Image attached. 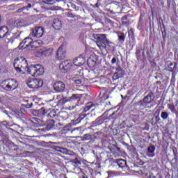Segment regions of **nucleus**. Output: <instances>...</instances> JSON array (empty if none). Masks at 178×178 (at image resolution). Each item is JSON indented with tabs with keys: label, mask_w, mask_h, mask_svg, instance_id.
<instances>
[{
	"label": "nucleus",
	"mask_w": 178,
	"mask_h": 178,
	"mask_svg": "<svg viewBox=\"0 0 178 178\" xmlns=\"http://www.w3.org/2000/svg\"><path fill=\"white\" fill-rule=\"evenodd\" d=\"M92 38L96 40L95 42L101 51H104L106 48L109 49L113 45V42L109 41L105 34L95 33L92 35Z\"/></svg>",
	"instance_id": "f257e3e1"
},
{
	"label": "nucleus",
	"mask_w": 178,
	"mask_h": 178,
	"mask_svg": "<svg viewBox=\"0 0 178 178\" xmlns=\"http://www.w3.org/2000/svg\"><path fill=\"white\" fill-rule=\"evenodd\" d=\"M0 86L5 91L12 92V91H15L19 87V83L16 79H8L1 81Z\"/></svg>",
	"instance_id": "f03ea898"
},
{
	"label": "nucleus",
	"mask_w": 178,
	"mask_h": 178,
	"mask_svg": "<svg viewBox=\"0 0 178 178\" xmlns=\"http://www.w3.org/2000/svg\"><path fill=\"white\" fill-rule=\"evenodd\" d=\"M26 72L33 77H38L44 74V67L40 64L31 65L26 68Z\"/></svg>",
	"instance_id": "7ed1b4c3"
},
{
	"label": "nucleus",
	"mask_w": 178,
	"mask_h": 178,
	"mask_svg": "<svg viewBox=\"0 0 178 178\" xmlns=\"http://www.w3.org/2000/svg\"><path fill=\"white\" fill-rule=\"evenodd\" d=\"M14 67L17 72H26L29 67L27 60L24 57H19L15 60Z\"/></svg>",
	"instance_id": "20e7f679"
},
{
	"label": "nucleus",
	"mask_w": 178,
	"mask_h": 178,
	"mask_svg": "<svg viewBox=\"0 0 178 178\" xmlns=\"http://www.w3.org/2000/svg\"><path fill=\"white\" fill-rule=\"evenodd\" d=\"M152 101H154V93L152 92H149L143 99H140L136 103L135 106H139V108H147V106L149 105Z\"/></svg>",
	"instance_id": "39448f33"
},
{
	"label": "nucleus",
	"mask_w": 178,
	"mask_h": 178,
	"mask_svg": "<svg viewBox=\"0 0 178 178\" xmlns=\"http://www.w3.org/2000/svg\"><path fill=\"white\" fill-rule=\"evenodd\" d=\"M44 123H47L46 129L48 131L56 130V129H60V127L63 126V124H61L60 122L58 120H51V119H49V120L47 119V122Z\"/></svg>",
	"instance_id": "423d86ee"
},
{
	"label": "nucleus",
	"mask_w": 178,
	"mask_h": 178,
	"mask_svg": "<svg viewBox=\"0 0 178 178\" xmlns=\"http://www.w3.org/2000/svg\"><path fill=\"white\" fill-rule=\"evenodd\" d=\"M68 101L69 102H74L75 106H80L84 104L82 94H72V95L68 98Z\"/></svg>",
	"instance_id": "0eeeda50"
},
{
	"label": "nucleus",
	"mask_w": 178,
	"mask_h": 178,
	"mask_svg": "<svg viewBox=\"0 0 178 178\" xmlns=\"http://www.w3.org/2000/svg\"><path fill=\"white\" fill-rule=\"evenodd\" d=\"M34 112L38 118L42 119L43 123L47 122V120H48V115H47L48 114V112H49V110L45 107H42L38 111H34Z\"/></svg>",
	"instance_id": "6e6552de"
},
{
	"label": "nucleus",
	"mask_w": 178,
	"mask_h": 178,
	"mask_svg": "<svg viewBox=\"0 0 178 178\" xmlns=\"http://www.w3.org/2000/svg\"><path fill=\"white\" fill-rule=\"evenodd\" d=\"M27 84L29 88H40L42 87L44 81L40 79H33L29 80Z\"/></svg>",
	"instance_id": "1a4fd4ad"
},
{
	"label": "nucleus",
	"mask_w": 178,
	"mask_h": 178,
	"mask_svg": "<svg viewBox=\"0 0 178 178\" xmlns=\"http://www.w3.org/2000/svg\"><path fill=\"white\" fill-rule=\"evenodd\" d=\"M42 35H44V28H42V26H36L32 30L29 37H33V38H41Z\"/></svg>",
	"instance_id": "9d476101"
},
{
	"label": "nucleus",
	"mask_w": 178,
	"mask_h": 178,
	"mask_svg": "<svg viewBox=\"0 0 178 178\" xmlns=\"http://www.w3.org/2000/svg\"><path fill=\"white\" fill-rule=\"evenodd\" d=\"M73 63L70 60H64L60 64V70L63 73H66V72H69L70 70V67H72Z\"/></svg>",
	"instance_id": "9b49d317"
},
{
	"label": "nucleus",
	"mask_w": 178,
	"mask_h": 178,
	"mask_svg": "<svg viewBox=\"0 0 178 178\" xmlns=\"http://www.w3.org/2000/svg\"><path fill=\"white\" fill-rule=\"evenodd\" d=\"M33 36H29L24 39L21 43H19V49H23L24 48H29L31 44H33Z\"/></svg>",
	"instance_id": "f8f14e48"
},
{
	"label": "nucleus",
	"mask_w": 178,
	"mask_h": 178,
	"mask_svg": "<svg viewBox=\"0 0 178 178\" xmlns=\"http://www.w3.org/2000/svg\"><path fill=\"white\" fill-rule=\"evenodd\" d=\"M90 119H92V116L90 115V114H84V113H81L79 115V117L74 120L75 124H77V123H80L81 120H85L86 123H88L90 122Z\"/></svg>",
	"instance_id": "ddd939ff"
},
{
	"label": "nucleus",
	"mask_w": 178,
	"mask_h": 178,
	"mask_svg": "<svg viewBox=\"0 0 178 178\" xmlns=\"http://www.w3.org/2000/svg\"><path fill=\"white\" fill-rule=\"evenodd\" d=\"M54 88L57 92H63L65 88H66V86L62 81H57L54 84Z\"/></svg>",
	"instance_id": "4468645a"
},
{
	"label": "nucleus",
	"mask_w": 178,
	"mask_h": 178,
	"mask_svg": "<svg viewBox=\"0 0 178 178\" xmlns=\"http://www.w3.org/2000/svg\"><path fill=\"white\" fill-rule=\"evenodd\" d=\"M123 76H124V71L121 67H118L115 70V72L113 76V80H118V79H120Z\"/></svg>",
	"instance_id": "2eb2a0df"
},
{
	"label": "nucleus",
	"mask_w": 178,
	"mask_h": 178,
	"mask_svg": "<svg viewBox=\"0 0 178 178\" xmlns=\"http://www.w3.org/2000/svg\"><path fill=\"white\" fill-rule=\"evenodd\" d=\"M9 35V29H8V26H0V39L1 38H8V36Z\"/></svg>",
	"instance_id": "dca6fc26"
},
{
	"label": "nucleus",
	"mask_w": 178,
	"mask_h": 178,
	"mask_svg": "<svg viewBox=\"0 0 178 178\" xmlns=\"http://www.w3.org/2000/svg\"><path fill=\"white\" fill-rule=\"evenodd\" d=\"M20 34H22V31H17L13 33L10 38H9L8 37L7 38V40H8V42H10L11 44H13V42L15 41V40L20 38Z\"/></svg>",
	"instance_id": "f3484780"
},
{
	"label": "nucleus",
	"mask_w": 178,
	"mask_h": 178,
	"mask_svg": "<svg viewBox=\"0 0 178 178\" xmlns=\"http://www.w3.org/2000/svg\"><path fill=\"white\" fill-rule=\"evenodd\" d=\"M56 56L59 60H62L66 58V53L63 51V48H62V47H60L57 50Z\"/></svg>",
	"instance_id": "a211bd4d"
},
{
	"label": "nucleus",
	"mask_w": 178,
	"mask_h": 178,
	"mask_svg": "<svg viewBox=\"0 0 178 178\" xmlns=\"http://www.w3.org/2000/svg\"><path fill=\"white\" fill-rule=\"evenodd\" d=\"M149 158H154L155 156V146L150 145L147 147V152L146 154Z\"/></svg>",
	"instance_id": "6ab92c4d"
},
{
	"label": "nucleus",
	"mask_w": 178,
	"mask_h": 178,
	"mask_svg": "<svg viewBox=\"0 0 178 178\" xmlns=\"http://www.w3.org/2000/svg\"><path fill=\"white\" fill-rule=\"evenodd\" d=\"M168 72H172V73H176V72H177V70H178L177 63H176V62L170 63L168 65Z\"/></svg>",
	"instance_id": "aec40b11"
},
{
	"label": "nucleus",
	"mask_w": 178,
	"mask_h": 178,
	"mask_svg": "<svg viewBox=\"0 0 178 178\" xmlns=\"http://www.w3.org/2000/svg\"><path fill=\"white\" fill-rule=\"evenodd\" d=\"M52 26L55 30H60V27H62V22L59 20V18H56L53 21Z\"/></svg>",
	"instance_id": "412c9836"
},
{
	"label": "nucleus",
	"mask_w": 178,
	"mask_h": 178,
	"mask_svg": "<svg viewBox=\"0 0 178 178\" xmlns=\"http://www.w3.org/2000/svg\"><path fill=\"white\" fill-rule=\"evenodd\" d=\"M54 49L52 47L44 48L42 50L41 54L44 56H49V55H52V52Z\"/></svg>",
	"instance_id": "4be33fe9"
},
{
	"label": "nucleus",
	"mask_w": 178,
	"mask_h": 178,
	"mask_svg": "<svg viewBox=\"0 0 178 178\" xmlns=\"http://www.w3.org/2000/svg\"><path fill=\"white\" fill-rule=\"evenodd\" d=\"M90 109H92V111L93 109H95V104H94L91 102L86 104L85 107L83 108V112H88V111H90Z\"/></svg>",
	"instance_id": "5701e85b"
},
{
	"label": "nucleus",
	"mask_w": 178,
	"mask_h": 178,
	"mask_svg": "<svg viewBox=\"0 0 178 178\" xmlns=\"http://www.w3.org/2000/svg\"><path fill=\"white\" fill-rule=\"evenodd\" d=\"M115 163V165L119 166V168H121L126 167V165L127 164V163L126 162V160H124V159L116 160Z\"/></svg>",
	"instance_id": "b1692460"
},
{
	"label": "nucleus",
	"mask_w": 178,
	"mask_h": 178,
	"mask_svg": "<svg viewBox=\"0 0 178 178\" xmlns=\"http://www.w3.org/2000/svg\"><path fill=\"white\" fill-rule=\"evenodd\" d=\"M109 149L112 154H118V152H120V148L115 145H111Z\"/></svg>",
	"instance_id": "393cba45"
},
{
	"label": "nucleus",
	"mask_w": 178,
	"mask_h": 178,
	"mask_svg": "<svg viewBox=\"0 0 178 178\" xmlns=\"http://www.w3.org/2000/svg\"><path fill=\"white\" fill-rule=\"evenodd\" d=\"M47 116L48 120H49V118H58V115L56 114V111L55 110H51L50 111L49 110V112H47Z\"/></svg>",
	"instance_id": "a878e982"
},
{
	"label": "nucleus",
	"mask_w": 178,
	"mask_h": 178,
	"mask_svg": "<svg viewBox=\"0 0 178 178\" xmlns=\"http://www.w3.org/2000/svg\"><path fill=\"white\" fill-rule=\"evenodd\" d=\"M158 120H161L159 116H154L150 120L152 126H155L158 123Z\"/></svg>",
	"instance_id": "bb28decb"
},
{
	"label": "nucleus",
	"mask_w": 178,
	"mask_h": 178,
	"mask_svg": "<svg viewBox=\"0 0 178 178\" xmlns=\"http://www.w3.org/2000/svg\"><path fill=\"white\" fill-rule=\"evenodd\" d=\"M97 125L99 126L101 124H104V115H102L101 117H99L95 120Z\"/></svg>",
	"instance_id": "cd10ccee"
},
{
	"label": "nucleus",
	"mask_w": 178,
	"mask_h": 178,
	"mask_svg": "<svg viewBox=\"0 0 178 178\" xmlns=\"http://www.w3.org/2000/svg\"><path fill=\"white\" fill-rule=\"evenodd\" d=\"M124 40H126V35L123 33H118V41L124 42Z\"/></svg>",
	"instance_id": "c85d7f7f"
},
{
	"label": "nucleus",
	"mask_w": 178,
	"mask_h": 178,
	"mask_svg": "<svg viewBox=\"0 0 178 178\" xmlns=\"http://www.w3.org/2000/svg\"><path fill=\"white\" fill-rule=\"evenodd\" d=\"M95 65H97V63L94 60L91 58L88 60V65L89 67H95Z\"/></svg>",
	"instance_id": "c756f323"
},
{
	"label": "nucleus",
	"mask_w": 178,
	"mask_h": 178,
	"mask_svg": "<svg viewBox=\"0 0 178 178\" xmlns=\"http://www.w3.org/2000/svg\"><path fill=\"white\" fill-rule=\"evenodd\" d=\"M119 63V55L114 56L111 60V65H118Z\"/></svg>",
	"instance_id": "7c9ffc66"
},
{
	"label": "nucleus",
	"mask_w": 178,
	"mask_h": 178,
	"mask_svg": "<svg viewBox=\"0 0 178 178\" xmlns=\"http://www.w3.org/2000/svg\"><path fill=\"white\" fill-rule=\"evenodd\" d=\"M161 118L163 119V120H166L169 118V113L165 111H162L161 114Z\"/></svg>",
	"instance_id": "2f4dec72"
},
{
	"label": "nucleus",
	"mask_w": 178,
	"mask_h": 178,
	"mask_svg": "<svg viewBox=\"0 0 178 178\" xmlns=\"http://www.w3.org/2000/svg\"><path fill=\"white\" fill-rule=\"evenodd\" d=\"M66 102H69V99L67 98H63L58 100V105H65Z\"/></svg>",
	"instance_id": "473e14b6"
},
{
	"label": "nucleus",
	"mask_w": 178,
	"mask_h": 178,
	"mask_svg": "<svg viewBox=\"0 0 178 178\" xmlns=\"http://www.w3.org/2000/svg\"><path fill=\"white\" fill-rule=\"evenodd\" d=\"M31 8H34V4L29 3L26 7H23L22 9V10H26V9L29 10V9H31Z\"/></svg>",
	"instance_id": "72a5a7b5"
},
{
	"label": "nucleus",
	"mask_w": 178,
	"mask_h": 178,
	"mask_svg": "<svg viewBox=\"0 0 178 178\" xmlns=\"http://www.w3.org/2000/svg\"><path fill=\"white\" fill-rule=\"evenodd\" d=\"M92 137L90 134H85L83 137V141H88V140H91Z\"/></svg>",
	"instance_id": "f704fd0d"
},
{
	"label": "nucleus",
	"mask_w": 178,
	"mask_h": 178,
	"mask_svg": "<svg viewBox=\"0 0 178 178\" xmlns=\"http://www.w3.org/2000/svg\"><path fill=\"white\" fill-rule=\"evenodd\" d=\"M33 123H35L36 124H42V120L34 118H33Z\"/></svg>",
	"instance_id": "c9c22d12"
},
{
	"label": "nucleus",
	"mask_w": 178,
	"mask_h": 178,
	"mask_svg": "<svg viewBox=\"0 0 178 178\" xmlns=\"http://www.w3.org/2000/svg\"><path fill=\"white\" fill-rule=\"evenodd\" d=\"M72 163H74V166H79V165H81V161L77 159L72 160Z\"/></svg>",
	"instance_id": "e433bc0d"
},
{
	"label": "nucleus",
	"mask_w": 178,
	"mask_h": 178,
	"mask_svg": "<svg viewBox=\"0 0 178 178\" xmlns=\"http://www.w3.org/2000/svg\"><path fill=\"white\" fill-rule=\"evenodd\" d=\"M128 35L129 37H131V38H133V37H134V29H131L128 31Z\"/></svg>",
	"instance_id": "4c0bfd02"
},
{
	"label": "nucleus",
	"mask_w": 178,
	"mask_h": 178,
	"mask_svg": "<svg viewBox=\"0 0 178 178\" xmlns=\"http://www.w3.org/2000/svg\"><path fill=\"white\" fill-rule=\"evenodd\" d=\"M79 59L80 58L74 59L73 65H74V66H81V63H79Z\"/></svg>",
	"instance_id": "58836bf2"
},
{
	"label": "nucleus",
	"mask_w": 178,
	"mask_h": 178,
	"mask_svg": "<svg viewBox=\"0 0 178 178\" xmlns=\"http://www.w3.org/2000/svg\"><path fill=\"white\" fill-rule=\"evenodd\" d=\"M168 109H170L172 113H176V108L174 105H170Z\"/></svg>",
	"instance_id": "ea45409f"
},
{
	"label": "nucleus",
	"mask_w": 178,
	"mask_h": 178,
	"mask_svg": "<svg viewBox=\"0 0 178 178\" xmlns=\"http://www.w3.org/2000/svg\"><path fill=\"white\" fill-rule=\"evenodd\" d=\"M176 81V72H172L171 76V83H175Z\"/></svg>",
	"instance_id": "a19ab883"
},
{
	"label": "nucleus",
	"mask_w": 178,
	"mask_h": 178,
	"mask_svg": "<svg viewBox=\"0 0 178 178\" xmlns=\"http://www.w3.org/2000/svg\"><path fill=\"white\" fill-rule=\"evenodd\" d=\"M122 25L125 26V27H129V26H130V22L128 21H122Z\"/></svg>",
	"instance_id": "79ce46f5"
},
{
	"label": "nucleus",
	"mask_w": 178,
	"mask_h": 178,
	"mask_svg": "<svg viewBox=\"0 0 178 178\" xmlns=\"http://www.w3.org/2000/svg\"><path fill=\"white\" fill-rule=\"evenodd\" d=\"M66 16L67 17H76V15H74L73 13H72L71 12H68L67 14H66Z\"/></svg>",
	"instance_id": "37998d69"
},
{
	"label": "nucleus",
	"mask_w": 178,
	"mask_h": 178,
	"mask_svg": "<svg viewBox=\"0 0 178 178\" xmlns=\"http://www.w3.org/2000/svg\"><path fill=\"white\" fill-rule=\"evenodd\" d=\"M172 161H175V163H172V166H175L176 163H177V161H178V156H175L174 157V159L172 160Z\"/></svg>",
	"instance_id": "c03bdc74"
},
{
	"label": "nucleus",
	"mask_w": 178,
	"mask_h": 178,
	"mask_svg": "<svg viewBox=\"0 0 178 178\" xmlns=\"http://www.w3.org/2000/svg\"><path fill=\"white\" fill-rule=\"evenodd\" d=\"M31 106H33V103H27L26 104H25V108H31Z\"/></svg>",
	"instance_id": "a18cd8bd"
},
{
	"label": "nucleus",
	"mask_w": 178,
	"mask_h": 178,
	"mask_svg": "<svg viewBox=\"0 0 178 178\" xmlns=\"http://www.w3.org/2000/svg\"><path fill=\"white\" fill-rule=\"evenodd\" d=\"M70 5L71 8H72V9H75V10H77V9H76V4H74L73 3H70Z\"/></svg>",
	"instance_id": "49530a36"
},
{
	"label": "nucleus",
	"mask_w": 178,
	"mask_h": 178,
	"mask_svg": "<svg viewBox=\"0 0 178 178\" xmlns=\"http://www.w3.org/2000/svg\"><path fill=\"white\" fill-rule=\"evenodd\" d=\"M75 83H76V86H80V84H81V79H76Z\"/></svg>",
	"instance_id": "de8ad7c7"
},
{
	"label": "nucleus",
	"mask_w": 178,
	"mask_h": 178,
	"mask_svg": "<svg viewBox=\"0 0 178 178\" xmlns=\"http://www.w3.org/2000/svg\"><path fill=\"white\" fill-rule=\"evenodd\" d=\"M46 1L44 2V3H47V5L51 3V2H54V0H45Z\"/></svg>",
	"instance_id": "09e8293b"
},
{
	"label": "nucleus",
	"mask_w": 178,
	"mask_h": 178,
	"mask_svg": "<svg viewBox=\"0 0 178 178\" xmlns=\"http://www.w3.org/2000/svg\"><path fill=\"white\" fill-rule=\"evenodd\" d=\"M126 20H127V16H124L122 17V22H126Z\"/></svg>",
	"instance_id": "8fccbe9b"
},
{
	"label": "nucleus",
	"mask_w": 178,
	"mask_h": 178,
	"mask_svg": "<svg viewBox=\"0 0 178 178\" xmlns=\"http://www.w3.org/2000/svg\"><path fill=\"white\" fill-rule=\"evenodd\" d=\"M99 5H101V3L97 1V3L95 5L94 8H99Z\"/></svg>",
	"instance_id": "3c124183"
},
{
	"label": "nucleus",
	"mask_w": 178,
	"mask_h": 178,
	"mask_svg": "<svg viewBox=\"0 0 178 178\" xmlns=\"http://www.w3.org/2000/svg\"><path fill=\"white\" fill-rule=\"evenodd\" d=\"M106 23H110V24H112V20H111L108 18H106Z\"/></svg>",
	"instance_id": "603ef678"
},
{
	"label": "nucleus",
	"mask_w": 178,
	"mask_h": 178,
	"mask_svg": "<svg viewBox=\"0 0 178 178\" xmlns=\"http://www.w3.org/2000/svg\"><path fill=\"white\" fill-rule=\"evenodd\" d=\"M107 12H109L111 15H115V12H113V10H108Z\"/></svg>",
	"instance_id": "864d4df0"
},
{
	"label": "nucleus",
	"mask_w": 178,
	"mask_h": 178,
	"mask_svg": "<svg viewBox=\"0 0 178 178\" xmlns=\"http://www.w3.org/2000/svg\"><path fill=\"white\" fill-rule=\"evenodd\" d=\"M124 145H126V147H127V149H129L130 145H129V144L124 143Z\"/></svg>",
	"instance_id": "5fc2aeb1"
},
{
	"label": "nucleus",
	"mask_w": 178,
	"mask_h": 178,
	"mask_svg": "<svg viewBox=\"0 0 178 178\" xmlns=\"http://www.w3.org/2000/svg\"><path fill=\"white\" fill-rule=\"evenodd\" d=\"M173 154H174V156H176V155H177V151L173 150Z\"/></svg>",
	"instance_id": "6e6d98bb"
},
{
	"label": "nucleus",
	"mask_w": 178,
	"mask_h": 178,
	"mask_svg": "<svg viewBox=\"0 0 178 178\" xmlns=\"http://www.w3.org/2000/svg\"><path fill=\"white\" fill-rule=\"evenodd\" d=\"M147 178H156V177L154 175H150V176L147 177Z\"/></svg>",
	"instance_id": "4d7b16f0"
},
{
	"label": "nucleus",
	"mask_w": 178,
	"mask_h": 178,
	"mask_svg": "<svg viewBox=\"0 0 178 178\" xmlns=\"http://www.w3.org/2000/svg\"><path fill=\"white\" fill-rule=\"evenodd\" d=\"M167 3L170 6V0H167Z\"/></svg>",
	"instance_id": "13d9d810"
},
{
	"label": "nucleus",
	"mask_w": 178,
	"mask_h": 178,
	"mask_svg": "<svg viewBox=\"0 0 178 178\" xmlns=\"http://www.w3.org/2000/svg\"><path fill=\"white\" fill-rule=\"evenodd\" d=\"M57 2H64L65 0H56Z\"/></svg>",
	"instance_id": "bf43d9fd"
},
{
	"label": "nucleus",
	"mask_w": 178,
	"mask_h": 178,
	"mask_svg": "<svg viewBox=\"0 0 178 178\" xmlns=\"http://www.w3.org/2000/svg\"><path fill=\"white\" fill-rule=\"evenodd\" d=\"M83 178H88V176L84 175V176L83 177Z\"/></svg>",
	"instance_id": "052dcab7"
},
{
	"label": "nucleus",
	"mask_w": 178,
	"mask_h": 178,
	"mask_svg": "<svg viewBox=\"0 0 178 178\" xmlns=\"http://www.w3.org/2000/svg\"><path fill=\"white\" fill-rule=\"evenodd\" d=\"M67 7H68V8H70V4H67Z\"/></svg>",
	"instance_id": "680f3d73"
},
{
	"label": "nucleus",
	"mask_w": 178,
	"mask_h": 178,
	"mask_svg": "<svg viewBox=\"0 0 178 178\" xmlns=\"http://www.w3.org/2000/svg\"><path fill=\"white\" fill-rule=\"evenodd\" d=\"M163 38H165V35L163 34Z\"/></svg>",
	"instance_id": "e2e57ef3"
},
{
	"label": "nucleus",
	"mask_w": 178,
	"mask_h": 178,
	"mask_svg": "<svg viewBox=\"0 0 178 178\" xmlns=\"http://www.w3.org/2000/svg\"><path fill=\"white\" fill-rule=\"evenodd\" d=\"M1 15H0V23H1Z\"/></svg>",
	"instance_id": "0e129e2a"
},
{
	"label": "nucleus",
	"mask_w": 178,
	"mask_h": 178,
	"mask_svg": "<svg viewBox=\"0 0 178 178\" xmlns=\"http://www.w3.org/2000/svg\"><path fill=\"white\" fill-rule=\"evenodd\" d=\"M30 0H27V2H29Z\"/></svg>",
	"instance_id": "69168bd1"
},
{
	"label": "nucleus",
	"mask_w": 178,
	"mask_h": 178,
	"mask_svg": "<svg viewBox=\"0 0 178 178\" xmlns=\"http://www.w3.org/2000/svg\"><path fill=\"white\" fill-rule=\"evenodd\" d=\"M52 143V142H49V144Z\"/></svg>",
	"instance_id": "338daca9"
}]
</instances>
